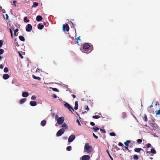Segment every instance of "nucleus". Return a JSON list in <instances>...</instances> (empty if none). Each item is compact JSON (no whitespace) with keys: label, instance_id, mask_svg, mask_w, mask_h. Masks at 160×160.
<instances>
[{"label":"nucleus","instance_id":"obj_8","mask_svg":"<svg viewBox=\"0 0 160 160\" xmlns=\"http://www.w3.org/2000/svg\"><path fill=\"white\" fill-rule=\"evenodd\" d=\"M90 158V157L88 155H85L82 157V160H88Z\"/></svg>","mask_w":160,"mask_h":160},{"label":"nucleus","instance_id":"obj_40","mask_svg":"<svg viewBox=\"0 0 160 160\" xmlns=\"http://www.w3.org/2000/svg\"><path fill=\"white\" fill-rule=\"evenodd\" d=\"M31 98L32 100H35L36 99V97L35 96L33 95L32 96Z\"/></svg>","mask_w":160,"mask_h":160},{"label":"nucleus","instance_id":"obj_52","mask_svg":"<svg viewBox=\"0 0 160 160\" xmlns=\"http://www.w3.org/2000/svg\"><path fill=\"white\" fill-rule=\"evenodd\" d=\"M118 145L120 146H123V144L121 142H119L118 143Z\"/></svg>","mask_w":160,"mask_h":160},{"label":"nucleus","instance_id":"obj_14","mask_svg":"<svg viewBox=\"0 0 160 160\" xmlns=\"http://www.w3.org/2000/svg\"><path fill=\"white\" fill-rule=\"evenodd\" d=\"M29 95L28 92H24L22 94V96L23 97H27Z\"/></svg>","mask_w":160,"mask_h":160},{"label":"nucleus","instance_id":"obj_17","mask_svg":"<svg viewBox=\"0 0 160 160\" xmlns=\"http://www.w3.org/2000/svg\"><path fill=\"white\" fill-rule=\"evenodd\" d=\"M131 141L130 140H127L126 142H124V144L126 146L128 147L129 146V144L131 142Z\"/></svg>","mask_w":160,"mask_h":160},{"label":"nucleus","instance_id":"obj_46","mask_svg":"<svg viewBox=\"0 0 160 160\" xmlns=\"http://www.w3.org/2000/svg\"><path fill=\"white\" fill-rule=\"evenodd\" d=\"M76 121L78 123V124L79 125H80V126L81 125L80 122L78 119H77Z\"/></svg>","mask_w":160,"mask_h":160},{"label":"nucleus","instance_id":"obj_28","mask_svg":"<svg viewBox=\"0 0 160 160\" xmlns=\"http://www.w3.org/2000/svg\"><path fill=\"white\" fill-rule=\"evenodd\" d=\"M107 153H108V156H109V157L110 158V159H111V160H113V158L110 155V153H109V151L108 150H107Z\"/></svg>","mask_w":160,"mask_h":160},{"label":"nucleus","instance_id":"obj_44","mask_svg":"<svg viewBox=\"0 0 160 160\" xmlns=\"http://www.w3.org/2000/svg\"><path fill=\"white\" fill-rule=\"evenodd\" d=\"M16 1H13V5L14 6L16 7Z\"/></svg>","mask_w":160,"mask_h":160},{"label":"nucleus","instance_id":"obj_47","mask_svg":"<svg viewBox=\"0 0 160 160\" xmlns=\"http://www.w3.org/2000/svg\"><path fill=\"white\" fill-rule=\"evenodd\" d=\"M75 106L78 107V102L76 101L75 102Z\"/></svg>","mask_w":160,"mask_h":160},{"label":"nucleus","instance_id":"obj_11","mask_svg":"<svg viewBox=\"0 0 160 160\" xmlns=\"http://www.w3.org/2000/svg\"><path fill=\"white\" fill-rule=\"evenodd\" d=\"M42 19V17L40 15H38L37 16L36 20L38 22H39Z\"/></svg>","mask_w":160,"mask_h":160},{"label":"nucleus","instance_id":"obj_20","mask_svg":"<svg viewBox=\"0 0 160 160\" xmlns=\"http://www.w3.org/2000/svg\"><path fill=\"white\" fill-rule=\"evenodd\" d=\"M92 129L95 132H97V131L99 129L98 127H94L92 128Z\"/></svg>","mask_w":160,"mask_h":160},{"label":"nucleus","instance_id":"obj_6","mask_svg":"<svg viewBox=\"0 0 160 160\" xmlns=\"http://www.w3.org/2000/svg\"><path fill=\"white\" fill-rule=\"evenodd\" d=\"M32 29V27L30 24H28L26 25V30L27 32H30Z\"/></svg>","mask_w":160,"mask_h":160},{"label":"nucleus","instance_id":"obj_38","mask_svg":"<svg viewBox=\"0 0 160 160\" xmlns=\"http://www.w3.org/2000/svg\"><path fill=\"white\" fill-rule=\"evenodd\" d=\"M155 112L157 115L160 114V110H156Z\"/></svg>","mask_w":160,"mask_h":160},{"label":"nucleus","instance_id":"obj_59","mask_svg":"<svg viewBox=\"0 0 160 160\" xmlns=\"http://www.w3.org/2000/svg\"><path fill=\"white\" fill-rule=\"evenodd\" d=\"M77 40H81V39H80V36H79V37H78V38H77Z\"/></svg>","mask_w":160,"mask_h":160},{"label":"nucleus","instance_id":"obj_33","mask_svg":"<svg viewBox=\"0 0 160 160\" xmlns=\"http://www.w3.org/2000/svg\"><path fill=\"white\" fill-rule=\"evenodd\" d=\"M64 105L67 108H68L70 106L69 104L67 102H65V103L64 104Z\"/></svg>","mask_w":160,"mask_h":160},{"label":"nucleus","instance_id":"obj_19","mask_svg":"<svg viewBox=\"0 0 160 160\" xmlns=\"http://www.w3.org/2000/svg\"><path fill=\"white\" fill-rule=\"evenodd\" d=\"M26 100V98H24L20 100V103L21 104H22L23 103L25 102Z\"/></svg>","mask_w":160,"mask_h":160},{"label":"nucleus","instance_id":"obj_10","mask_svg":"<svg viewBox=\"0 0 160 160\" xmlns=\"http://www.w3.org/2000/svg\"><path fill=\"white\" fill-rule=\"evenodd\" d=\"M141 151H143V152L144 153V151L143 150V149H142L141 148H136L134 149V152H140Z\"/></svg>","mask_w":160,"mask_h":160},{"label":"nucleus","instance_id":"obj_34","mask_svg":"<svg viewBox=\"0 0 160 160\" xmlns=\"http://www.w3.org/2000/svg\"><path fill=\"white\" fill-rule=\"evenodd\" d=\"M92 118L95 119H98L100 118V116H99L98 115H95L93 116H92Z\"/></svg>","mask_w":160,"mask_h":160},{"label":"nucleus","instance_id":"obj_25","mask_svg":"<svg viewBox=\"0 0 160 160\" xmlns=\"http://www.w3.org/2000/svg\"><path fill=\"white\" fill-rule=\"evenodd\" d=\"M143 120L145 121H147L148 120V118L147 116L146 115H144L143 118Z\"/></svg>","mask_w":160,"mask_h":160},{"label":"nucleus","instance_id":"obj_64","mask_svg":"<svg viewBox=\"0 0 160 160\" xmlns=\"http://www.w3.org/2000/svg\"><path fill=\"white\" fill-rule=\"evenodd\" d=\"M43 24L45 25L46 26V22H43Z\"/></svg>","mask_w":160,"mask_h":160},{"label":"nucleus","instance_id":"obj_1","mask_svg":"<svg viewBox=\"0 0 160 160\" xmlns=\"http://www.w3.org/2000/svg\"><path fill=\"white\" fill-rule=\"evenodd\" d=\"M83 49L86 51H88V52H91L93 49L92 45L91 46L88 43H85L83 46Z\"/></svg>","mask_w":160,"mask_h":160},{"label":"nucleus","instance_id":"obj_15","mask_svg":"<svg viewBox=\"0 0 160 160\" xmlns=\"http://www.w3.org/2000/svg\"><path fill=\"white\" fill-rule=\"evenodd\" d=\"M43 27V25L41 24L40 23H39L38 25V28L39 29L42 30Z\"/></svg>","mask_w":160,"mask_h":160},{"label":"nucleus","instance_id":"obj_49","mask_svg":"<svg viewBox=\"0 0 160 160\" xmlns=\"http://www.w3.org/2000/svg\"><path fill=\"white\" fill-rule=\"evenodd\" d=\"M85 110H87V111H88L89 110V108H88V106L86 105L85 106Z\"/></svg>","mask_w":160,"mask_h":160},{"label":"nucleus","instance_id":"obj_18","mask_svg":"<svg viewBox=\"0 0 160 160\" xmlns=\"http://www.w3.org/2000/svg\"><path fill=\"white\" fill-rule=\"evenodd\" d=\"M19 39L22 41L24 42L25 40L24 38L22 36H19Z\"/></svg>","mask_w":160,"mask_h":160},{"label":"nucleus","instance_id":"obj_2","mask_svg":"<svg viewBox=\"0 0 160 160\" xmlns=\"http://www.w3.org/2000/svg\"><path fill=\"white\" fill-rule=\"evenodd\" d=\"M84 149L86 150V151L88 153H90L92 151V147L90 146L88 143H86L84 146Z\"/></svg>","mask_w":160,"mask_h":160},{"label":"nucleus","instance_id":"obj_50","mask_svg":"<svg viewBox=\"0 0 160 160\" xmlns=\"http://www.w3.org/2000/svg\"><path fill=\"white\" fill-rule=\"evenodd\" d=\"M19 55L21 58L23 59V56L19 52Z\"/></svg>","mask_w":160,"mask_h":160},{"label":"nucleus","instance_id":"obj_30","mask_svg":"<svg viewBox=\"0 0 160 160\" xmlns=\"http://www.w3.org/2000/svg\"><path fill=\"white\" fill-rule=\"evenodd\" d=\"M66 149L67 151H70L72 149V147L71 146H68L67 148H66Z\"/></svg>","mask_w":160,"mask_h":160},{"label":"nucleus","instance_id":"obj_27","mask_svg":"<svg viewBox=\"0 0 160 160\" xmlns=\"http://www.w3.org/2000/svg\"><path fill=\"white\" fill-rule=\"evenodd\" d=\"M142 142V140L141 139H138L137 140V142L139 144H140Z\"/></svg>","mask_w":160,"mask_h":160},{"label":"nucleus","instance_id":"obj_41","mask_svg":"<svg viewBox=\"0 0 160 160\" xmlns=\"http://www.w3.org/2000/svg\"><path fill=\"white\" fill-rule=\"evenodd\" d=\"M3 44V41L2 40H0V48L2 47Z\"/></svg>","mask_w":160,"mask_h":160},{"label":"nucleus","instance_id":"obj_61","mask_svg":"<svg viewBox=\"0 0 160 160\" xmlns=\"http://www.w3.org/2000/svg\"><path fill=\"white\" fill-rule=\"evenodd\" d=\"M3 70H8V68L7 67H6L4 68Z\"/></svg>","mask_w":160,"mask_h":160},{"label":"nucleus","instance_id":"obj_23","mask_svg":"<svg viewBox=\"0 0 160 160\" xmlns=\"http://www.w3.org/2000/svg\"><path fill=\"white\" fill-rule=\"evenodd\" d=\"M32 78L35 79H37L38 80H40L41 79V78L39 77H37L35 76L34 75H32Z\"/></svg>","mask_w":160,"mask_h":160},{"label":"nucleus","instance_id":"obj_32","mask_svg":"<svg viewBox=\"0 0 160 160\" xmlns=\"http://www.w3.org/2000/svg\"><path fill=\"white\" fill-rule=\"evenodd\" d=\"M151 145L150 143H148L147 144L145 145V146L147 148H148L151 147Z\"/></svg>","mask_w":160,"mask_h":160},{"label":"nucleus","instance_id":"obj_12","mask_svg":"<svg viewBox=\"0 0 160 160\" xmlns=\"http://www.w3.org/2000/svg\"><path fill=\"white\" fill-rule=\"evenodd\" d=\"M3 78L5 80L7 79L10 76L8 74H4L3 75Z\"/></svg>","mask_w":160,"mask_h":160},{"label":"nucleus","instance_id":"obj_4","mask_svg":"<svg viewBox=\"0 0 160 160\" xmlns=\"http://www.w3.org/2000/svg\"><path fill=\"white\" fill-rule=\"evenodd\" d=\"M64 120V118L63 117H61L57 119V123L58 124L61 125L63 122Z\"/></svg>","mask_w":160,"mask_h":160},{"label":"nucleus","instance_id":"obj_45","mask_svg":"<svg viewBox=\"0 0 160 160\" xmlns=\"http://www.w3.org/2000/svg\"><path fill=\"white\" fill-rule=\"evenodd\" d=\"M52 90L54 91H58V90L56 88H52Z\"/></svg>","mask_w":160,"mask_h":160},{"label":"nucleus","instance_id":"obj_54","mask_svg":"<svg viewBox=\"0 0 160 160\" xmlns=\"http://www.w3.org/2000/svg\"><path fill=\"white\" fill-rule=\"evenodd\" d=\"M3 68V66L2 64L0 65V68L1 69H2Z\"/></svg>","mask_w":160,"mask_h":160},{"label":"nucleus","instance_id":"obj_9","mask_svg":"<svg viewBox=\"0 0 160 160\" xmlns=\"http://www.w3.org/2000/svg\"><path fill=\"white\" fill-rule=\"evenodd\" d=\"M146 153L149 154H150V153H151L152 154H154L156 153V152L154 148H152L151 149L150 151H148L147 149L146 151Z\"/></svg>","mask_w":160,"mask_h":160},{"label":"nucleus","instance_id":"obj_35","mask_svg":"<svg viewBox=\"0 0 160 160\" xmlns=\"http://www.w3.org/2000/svg\"><path fill=\"white\" fill-rule=\"evenodd\" d=\"M110 135L111 136H115L116 134L114 132H112L110 133Z\"/></svg>","mask_w":160,"mask_h":160},{"label":"nucleus","instance_id":"obj_5","mask_svg":"<svg viewBox=\"0 0 160 160\" xmlns=\"http://www.w3.org/2000/svg\"><path fill=\"white\" fill-rule=\"evenodd\" d=\"M69 30V27L68 24H63L62 27L63 31L65 32V30L68 32Z\"/></svg>","mask_w":160,"mask_h":160},{"label":"nucleus","instance_id":"obj_53","mask_svg":"<svg viewBox=\"0 0 160 160\" xmlns=\"http://www.w3.org/2000/svg\"><path fill=\"white\" fill-rule=\"evenodd\" d=\"M1 11L3 13H5V10L3 9H1Z\"/></svg>","mask_w":160,"mask_h":160},{"label":"nucleus","instance_id":"obj_57","mask_svg":"<svg viewBox=\"0 0 160 160\" xmlns=\"http://www.w3.org/2000/svg\"><path fill=\"white\" fill-rule=\"evenodd\" d=\"M55 119L56 120V119H58V118H58V115H56V116H55Z\"/></svg>","mask_w":160,"mask_h":160},{"label":"nucleus","instance_id":"obj_29","mask_svg":"<svg viewBox=\"0 0 160 160\" xmlns=\"http://www.w3.org/2000/svg\"><path fill=\"white\" fill-rule=\"evenodd\" d=\"M18 31V29L17 28L14 31V35L15 36H18V34L16 33Z\"/></svg>","mask_w":160,"mask_h":160},{"label":"nucleus","instance_id":"obj_63","mask_svg":"<svg viewBox=\"0 0 160 160\" xmlns=\"http://www.w3.org/2000/svg\"><path fill=\"white\" fill-rule=\"evenodd\" d=\"M152 107H153V105L152 104L150 105L149 106V107L150 108H152Z\"/></svg>","mask_w":160,"mask_h":160},{"label":"nucleus","instance_id":"obj_58","mask_svg":"<svg viewBox=\"0 0 160 160\" xmlns=\"http://www.w3.org/2000/svg\"><path fill=\"white\" fill-rule=\"evenodd\" d=\"M78 107H77V106H75L74 107V109L75 110H77L78 109Z\"/></svg>","mask_w":160,"mask_h":160},{"label":"nucleus","instance_id":"obj_60","mask_svg":"<svg viewBox=\"0 0 160 160\" xmlns=\"http://www.w3.org/2000/svg\"><path fill=\"white\" fill-rule=\"evenodd\" d=\"M15 44L17 46H19V44H18V43L17 42L15 43Z\"/></svg>","mask_w":160,"mask_h":160},{"label":"nucleus","instance_id":"obj_26","mask_svg":"<svg viewBox=\"0 0 160 160\" xmlns=\"http://www.w3.org/2000/svg\"><path fill=\"white\" fill-rule=\"evenodd\" d=\"M133 159L135 160H138V157L137 155H134L133 156Z\"/></svg>","mask_w":160,"mask_h":160},{"label":"nucleus","instance_id":"obj_39","mask_svg":"<svg viewBox=\"0 0 160 160\" xmlns=\"http://www.w3.org/2000/svg\"><path fill=\"white\" fill-rule=\"evenodd\" d=\"M9 30H10V32L11 33V38H13V34H12V30H11V29H10Z\"/></svg>","mask_w":160,"mask_h":160},{"label":"nucleus","instance_id":"obj_36","mask_svg":"<svg viewBox=\"0 0 160 160\" xmlns=\"http://www.w3.org/2000/svg\"><path fill=\"white\" fill-rule=\"evenodd\" d=\"M4 52V50L1 48L0 49V55L2 54Z\"/></svg>","mask_w":160,"mask_h":160},{"label":"nucleus","instance_id":"obj_13","mask_svg":"<svg viewBox=\"0 0 160 160\" xmlns=\"http://www.w3.org/2000/svg\"><path fill=\"white\" fill-rule=\"evenodd\" d=\"M30 104L32 106H35L37 105V102L35 101H31Z\"/></svg>","mask_w":160,"mask_h":160},{"label":"nucleus","instance_id":"obj_16","mask_svg":"<svg viewBox=\"0 0 160 160\" xmlns=\"http://www.w3.org/2000/svg\"><path fill=\"white\" fill-rule=\"evenodd\" d=\"M46 123V121L44 120L42 121L41 122V125L42 126H44L45 125Z\"/></svg>","mask_w":160,"mask_h":160},{"label":"nucleus","instance_id":"obj_55","mask_svg":"<svg viewBox=\"0 0 160 160\" xmlns=\"http://www.w3.org/2000/svg\"><path fill=\"white\" fill-rule=\"evenodd\" d=\"M6 15V20H8V15L7 14H5Z\"/></svg>","mask_w":160,"mask_h":160},{"label":"nucleus","instance_id":"obj_21","mask_svg":"<svg viewBox=\"0 0 160 160\" xmlns=\"http://www.w3.org/2000/svg\"><path fill=\"white\" fill-rule=\"evenodd\" d=\"M68 109L72 113H73V112L74 111L73 108L72 107H71L70 106L68 108Z\"/></svg>","mask_w":160,"mask_h":160},{"label":"nucleus","instance_id":"obj_22","mask_svg":"<svg viewBox=\"0 0 160 160\" xmlns=\"http://www.w3.org/2000/svg\"><path fill=\"white\" fill-rule=\"evenodd\" d=\"M38 5V2H35L33 3V5L32 6V8L36 7Z\"/></svg>","mask_w":160,"mask_h":160},{"label":"nucleus","instance_id":"obj_3","mask_svg":"<svg viewBox=\"0 0 160 160\" xmlns=\"http://www.w3.org/2000/svg\"><path fill=\"white\" fill-rule=\"evenodd\" d=\"M65 130L64 129L62 128L58 130L57 133L56 135L58 136H61L64 132Z\"/></svg>","mask_w":160,"mask_h":160},{"label":"nucleus","instance_id":"obj_24","mask_svg":"<svg viewBox=\"0 0 160 160\" xmlns=\"http://www.w3.org/2000/svg\"><path fill=\"white\" fill-rule=\"evenodd\" d=\"M62 128H64L65 129H67L68 128V126L66 124L64 123L62 125Z\"/></svg>","mask_w":160,"mask_h":160},{"label":"nucleus","instance_id":"obj_42","mask_svg":"<svg viewBox=\"0 0 160 160\" xmlns=\"http://www.w3.org/2000/svg\"><path fill=\"white\" fill-rule=\"evenodd\" d=\"M52 98H56L57 97V95L55 94H53L52 95Z\"/></svg>","mask_w":160,"mask_h":160},{"label":"nucleus","instance_id":"obj_7","mask_svg":"<svg viewBox=\"0 0 160 160\" xmlns=\"http://www.w3.org/2000/svg\"><path fill=\"white\" fill-rule=\"evenodd\" d=\"M75 136L74 135H71L68 138V142H72L75 139Z\"/></svg>","mask_w":160,"mask_h":160},{"label":"nucleus","instance_id":"obj_48","mask_svg":"<svg viewBox=\"0 0 160 160\" xmlns=\"http://www.w3.org/2000/svg\"><path fill=\"white\" fill-rule=\"evenodd\" d=\"M93 136L96 139H97L98 138V137L97 136H96L94 133H93Z\"/></svg>","mask_w":160,"mask_h":160},{"label":"nucleus","instance_id":"obj_31","mask_svg":"<svg viewBox=\"0 0 160 160\" xmlns=\"http://www.w3.org/2000/svg\"><path fill=\"white\" fill-rule=\"evenodd\" d=\"M24 22H29V20L27 19V17H25L24 18Z\"/></svg>","mask_w":160,"mask_h":160},{"label":"nucleus","instance_id":"obj_56","mask_svg":"<svg viewBox=\"0 0 160 160\" xmlns=\"http://www.w3.org/2000/svg\"><path fill=\"white\" fill-rule=\"evenodd\" d=\"M115 148L117 150H120V148H118L117 146H115Z\"/></svg>","mask_w":160,"mask_h":160},{"label":"nucleus","instance_id":"obj_62","mask_svg":"<svg viewBox=\"0 0 160 160\" xmlns=\"http://www.w3.org/2000/svg\"><path fill=\"white\" fill-rule=\"evenodd\" d=\"M72 96L73 97V98H76V96H75L74 95V94H72Z\"/></svg>","mask_w":160,"mask_h":160},{"label":"nucleus","instance_id":"obj_43","mask_svg":"<svg viewBox=\"0 0 160 160\" xmlns=\"http://www.w3.org/2000/svg\"><path fill=\"white\" fill-rule=\"evenodd\" d=\"M100 130L103 133H106V131L105 130L102 129H100Z\"/></svg>","mask_w":160,"mask_h":160},{"label":"nucleus","instance_id":"obj_37","mask_svg":"<svg viewBox=\"0 0 160 160\" xmlns=\"http://www.w3.org/2000/svg\"><path fill=\"white\" fill-rule=\"evenodd\" d=\"M122 117L123 118H124L126 117V113L124 112H123L122 113Z\"/></svg>","mask_w":160,"mask_h":160},{"label":"nucleus","instance_id":"obj_51","mask_svg":"<svg viewBox=\"0 0 160 160\" xmlns=\"http://www.w3.org/2000/svg\"><path fill=\"white\" fill-rule=\"evenodd\" d=\"M90 124L92 126H94L95 125V123L93 122H91Z\"/></svg>","mask_w":160,"mask_h":160}]
</instances>
